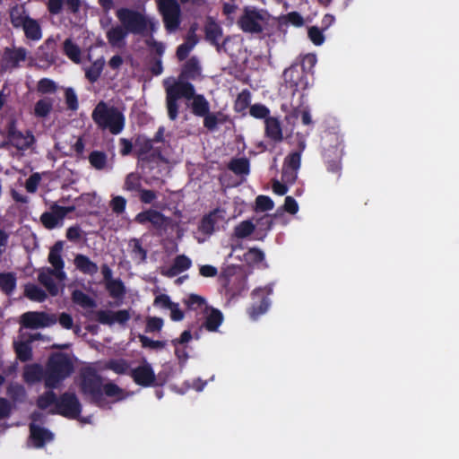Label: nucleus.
Segmentation results:
<instances>
[{
    "label": "nucleus",
    "instance_id": "54",
    "mask_svg": "<svg viewBox=\"0 0 459 459\" xmlns=\"http://www.w3.org/2000/svg\"><path fill=\"white\" fill-rule=\"evenodd\" d=\"M250 114L255 118H264L269 114V109L262 104H255L250 108Z\"/></svg>",
    "mask_w": 459,
    "mask_h": 459
},
{
    "label": "nucleus",
    "instance_id": "21",
    "mask_svg": "<svg viewBox=\"0 0 459 459\" xmlns=\"http://www.w3.org/2000/svg\"><path fill=\"white\" fill-rule=\"evenodd\" d=\"M30 437L37 447H41L53 438V435L48 430L39 428L35 422L30 425Z\"/></svg>",
    "mask_w": 459,
    "mask_h": 459
},
{
    "label": "nucleus",
    "instance_id": "35",
    "mask_svg": "<svg viewBox=\"0 0 459 459\" xmlns=\"http://www.w3.org/2000/svg\"><path fill=\"white\" fill-rule=\"evenodd\" d=\"M24 293L28 299L33 301L41 302L47 298L46 292L34 284L26 285Z\"/></svg>",
    "mask_w": 459,
    "mask_h": 459
},
{
    "label": "nucleus",
    "instance_id": "16",
    "mask_svg": "<svg viewBox=\"0 0 459 459\" xmlns=\"http://www.w3.org/2000/svg\"><path fill=\"white\" fill-rule=\"evenodd\" d=\"M128 33L122 25H116L107 30L106 36L111 47L121 48L126 45V38Z\"/></svg>",
    "mask_w": 459,
    "mask_h": 459
},
{
    "label": "nucleus",
    "instance_id": "22",
    "mask_svg": "<svg viewBox=\"0 0 459 459\" xmlns=\"http://www.w3.org/2000/svg\"><path fill=\"white\" fill-rule=\"evenodd\" d=\"M10 18L14 27L21 28L30 17L23 5L17 4L11 8Z\"/></svg>",
    "mask_w": 459,
    "mask_h": 459
},
{
    "label": "nucleus",
    "instance_id": "50",
    "mask_svg": "<svg viewBox=\"0 0 459 459\" xmlns=\"http://www.w3.org/2000/svg\"><path fill=\"white\" fill-rule=\"evenodd\" d=\"M250 94L247 91H242L235 102V109L238 112L244 111L250 103Z\"/></svg>",
    "mask_w": 459,
    "mask_h": 459
},
{
    "label": "nucleus",
    "instance_id": "63",
    "mask_svg": "<svg viewBox=\"0 0 459 459\" xmlns=\"http://www.w3.org/2000/svg\"><path fill=\"white\" fill-rule=\"evenodd\" d=\"M174 303H172L169 298V296L167 295H159L158 297H156L155 300H154V305L155 306H158V307H167L169 309V307L173 305Z\"/></svg>",
    "mask_w": 459,
    "mask_h": 459
},
{
    "label": "nucleus",
    "instance_id": "42",
    "mask_svg": "<svg viewBox=\"0 0 459 459\" xmlns=\"http://www.w3.org/2000/svg\"><path fill=\"white\" fill-rule=\"evenodd\" d=\"M230 169L238 175H247L249 172V164L247 159H237L230 163Z\"/></svg>",
    "mask_w": 459,
    "mask_h": 459
},
{
    "label": "nucleus",
    "instance_id": "31",
    "mask_svg": "<svg viewBox=\"0 0 459 459\" xmlns=\"http://www.w3.org/2000/svg\"><path fill=\"white\" fill-rule=\"evenodd\" d=\"M16 275L13 273H0V289L6 294H10L15 289Z\"/></svg>",
    "mask_w": 459,
    "mask_h": 459
},
{
    "label": "nucleus",
    "instance_id": "57",
    "mask_svg": "<svg viewBox=\"0 0 459 459\" xmlns=\"http://www.w3.org/2000/svg\"><path fill=\"white\" fill-rule=\"evenodd\" d=\"M65 0H48V10L51 14H58L61 13Z\"/></svg>",
    "mask_w": 459,
    "mask_h": 459
},
{
    "label": "nucleus",
    "instance_id": "9",
    "mask_svg": "<svg viewBox=\"0 0 459 459\" xmlns=\"http://www.w3.org/2000/svg\"><path fill=\"white\" fill-rule=\"evenodd\" d=\"M74 211V206H62L54 204L49 211L41 215V222L48 229H54L63 224V220Z\"/></svg>",
    "mask_w": 459,
    "mask_h": 459
},
{
    "label": "nucleus",
    "instance_id": "27",
    "mask_svg": "<svg viewBox=\"0 0 459 459\" xmlns=\"http://www.w3.org/2000/svg\"><path fill=\"white\" fill-rule=\"evenodd\" d=\"M222 314L214 308H206L205 327L209 331H216L222 323Z\"/></svg>",
    "mask_w": 459,
    "mask_h": 459
},
{
    "label": "nucleus",
    "instance_id": "59",
    "mask_svg": "<svg viewBox=\"0 0 459 459\" xmlns=\"http://www.w3.org/2000/svg\"><path fill=\"white\" fill-rule=\"evenodd\" d=\"M56 90L55 82L49 79H42L39 82V91L44 93L52 92Z\"/></svg>",
    "mask_w": 459,
    "mask_h": 459
},
{
    "label": "nucleus",
    "instance_id": "51",
    "mask_svg": "<svg viewBox=\"0 0 459 459\" xmlns=\"http://www.w3.org/2000/svg\"><path fill=\"white\" fill-rule=\"evenodd\" d=\"M308 38L316 46L322 45L325 41L322 31L315 26L308 29Z\"/></svg>",
    "mask_w": 459,
    "mask_h": 459
},
{
    "label": "nucleus",
    "instance_id": "20",
    "mask_svg": "<svg viewBox=\"0 0 459 459\" xmlns=\"http://www.w3.org/2000/svg\"><path fill=\"white\" fill-rule=\"evenodd\" d=\"M192 264V261L187 256L181 255L175 258L171 267L163 270L162 273L169 277L176 276L177 274L187 270Z\"/></svg>",
    "mask_w": 459,
    "mask_h": 459
},
{
    "label": "nucleus",
    "instance_id": "13",
    "mask_svg": "<svg viewBox=\"0 0 459 459\" xmlns=\"http://www.w3.org/2000/svg\"><path fill=\"white\" fill-rule=\"evenodd\" d=\"M285 82L291 88H305L307 84L304 81L303 69L299 66H290L283 73Z\"/></svg>",
    "mask_w": 459,
    "mask_h": 459
},
{
    "label": "nucleus",
    "instance_id": "8",
    "mask_svg": "<svg viewBox=\"0 0 459 459\" xmlns=\"http://www.w3.org/2000/svg\"><path fill=\"white\" fill-rule=\"evenodd\" d=\"M158 6L162 14L165 27L169 31L176 30L179 26L180 9L176 0H158Z\"/></svg>",
    "mask_w": 459,
    "mask_h": 459
},
{
    "label": "nucleus",
    "instance_id": "33",
    "mask_svg": "<svg viewBox=\"0 0 459 459\" xmlns=\"http://www.w3.org/2000/svg\"><path fill=\"white\" fill-rule=\"evenodd\" d=\"M53 108V101L51 99H42L36 102L34 107V115L37 117H48Z\"/></svg>",
    "mask_w": 459,
    "mask_h": 459
},
{
    "label": "nucleus",
    "instance_id": "7",
    "mask_svg": "<svg viewBox=\"0 0 459 459\" xmlns=\"http://www.w3.org/2000/svg\"><path fill=\"white\" fill-rule=\"evenodd\" d=\"M102 380L92 368H85L82 373L81 390L91 400H98L101 395Z\"/></svg>",
    "mask_w": 459,
    "mask_h": 459
},
{
    "label": "nucleus",
    "instance_id": "39",
    "mask_svg": "<svg viewBox=\"0 0 459 459\" xmlns=\"http://www.w3.org/2000/svg\"><path fill=\"white\" fill-rule=\"evenodd\" d=\"M204 119V125L209 130H213L216 128L218 124H221L224 122L223 114L221 112L217 113H209L205 114Z\"/></svg>",
    "mask_w": 459,
    "mask_h": 459
},
{
    "label": "nucleus",
    "instance_id": "43",
    "mask_svg": "<svg viewBox=\"0 0 459 459\" xmlns=\"http://www.w3.org/2000/svg\"><path fill=\"white\" fill-rule=\"evenodd\" d=\"M106 288L113 298H119L125 293V286L123 282L117 279L109 281V282L106 284Z\"/></svg>",
    "mask_w": 459,
    "mask_h": 459
},
{
    "label": "nucleus",
    "instance_id": "36",
    "mask_svg": "<svg viewBox=\"0 0 459 459\" xmlns=\"http://www.w3.org/2000/svg\"><path fill=\"white\" fill-rule=\"evenodd\" d=\"M255 229V224L250 221H241L234 229V234L238 238H244L251 235Z\"/></svg>",
    "mask_w": 459,
    "mask_h": 459
},
{
    "label": "nucleus",
    "instance_id": "14",
    "mask_svg": "<svg viewBox=\"0 0 459 459\" xmlns=\"http://www.w3.org/2000/svg\"><path fill=\"white\" fill-rule=\"evenodd\" d=\"M300 166V153L293 152L290 154L284 163L282 178L287 182H292L296 178L297 170Z\"/></svg>",
    "mask_w": 459,
    "mask_h": 459
},
{
    "label": "nucleus",
    "instance_id": "4",
    "mask_svg": "<svg viewBox=\"0 0 459 459\" xmlns=\"http://www.w3.org/2000/svg\"><path fill=\"white\" fill-rule=\"evenodd\" d=\"M94 122L104 129H108L112 134H119L125 126L123 114L113 106L105 102H100L92 112Z\"/></svg>",
    "mask_w": 459,
    "mask_h": 459
},
{
    "label": "nucleus",
    "instance_id": "58",
    "mask_svg": "<svg viewBox=\"0 0 459 459\" xmlns=\"http://www.w3.org/2000/svg\"><path fill=\"white\" fill-rule=\"evenodd\" d=\"M40 181V176L38 173L31 175L26 181V189L28 192L33 193L37 190V187Z\"/></svg>",
    "mask_w": 459,
    "mask_h": 459
},
{
    "label": "nucleus",
    "instance_id": "24",
    "mask_svg": "<svg viewBox=\"0 0 459 459\" xmlns=\"http://www.w3.org/2000/svg\"><path fill=\"white\" fill-rule=\"evenodd\" d=\"M74 264L78 270L90 275L95 274L99 270L98 265L83 255L75 256Z\"/></svg>",
    "mask_w": 459,
    "mask_h": 459
},
{
    "label": "nucleus",
    "instance_id": "52",
    "mask_svg": "<svg viewBox=\"0 0 459 459\" xmlns=\"http://www.w3.org/2000/svg\"><path fill=\"white\" fill-rule=\"evenodd\" d=\"M163 326V320L160 317H148L146 331L149 333L160 331Z\"/></svg>",
    "mask_w": 459,
    "mask_h": 459
},
{
    "label": "nucleus",
    "instance_id": "18",
    "mask_svg": "<svg viewBox=\"0 0 459 459\" xmlns=\"http://www.w3.org/2000/svg\"><path fill=\"white\" fill-rule=\"evenodd\" d=\"M38 280L52 296L57 295L59 286L55 281L56 279L51 268H41L38 275Z\"/></svg>",
    "mask_w": 459,
    "mask_h": 459
},
{
    "label": "nucleus",
    "instance_id": "38",
    "mask_svg": "<svg viewBox=\"0 0 459 459\" xmlns=\"http://www.w3.org/2000/svg\"><path fill=\"white\" fill-rule=\"evenodd\" d=\"M197 40L195 39V36L191 35L187 38L186 41L180 46H178L177 49V56L179 60L185 59L190 51L194 48L195 46Z\"/></svg>",
    "mask_w": 459,
    "mask_h": 459
},
{
    "label": "nucleus",
    "instance_id": "10",
    "mask_svg": "<svg viewBox=\"0 0 459 459\" xmlns=\"http://www.w3.org/2000/svg\"><path fill=\"white\" fill-rule=\"evenodd\" d=\"M22 323L28 328H41L56 323V316L44 312H27L22 316Z\"/></svg>",
    "mask_w": 459,
    "mask_h": 459
},
{
    "label": "nucleus",
    "instance_id": "64",
    "mask_svg": "<svg viewBox=\"0 0 459 459\" xmlns=\"http://www.w3.org/2000/svg\"><path fill=\"white\" fill-rule=\"evenodd\" d=\"M26 57V51L23 48H18L9 52V58L13 60L14 63L24 60Z\"/></svg>",
    "mask_w": 459,
    "mask_h": 459
},
{
    "label": "nucleus",
    "instance_id": "29",
    "mask_svg": "<svg viewBox=\"0 0 459 459\" xmlns=\"http://www.w3.org/2000/svg\"><path fill=\"white\" fill-rule=\"evenodd\" d=\"M206 38L215 45L222 39V30L221 26L212 20H209L205 25Z\"/></svg>",
    "mask_w": 459,
    "mask_h": 459
},
{
    "label": "nucleus",
    "instance_id": "48",
    "mask_svg": "<svg viewBox=\"0 0 459 459\" xmlns=\"http://www.w3.org/2000/svg\"><path fill=\"white\" fill-rule=\"evenodd\" d=\"M103 388L105 394L109 397H115L117 400H122L125 398L123 390L115 384H107Z\"/></svg>",
    "mask_w": 459,
    "mask_h": 459
},
{
    "label": "nucleus",
    "instance_id": "12",
    "mask_svg": "<svg viewBox=\"0 0 459 459\" xmlns=\"http://www.w3.org/2000/svg\"><path fill=\"white\" fill-rule=\"evenodd\" d=\"M131 316L128 310H119L113 312L111 310H99L96 312V319L103 325H111L115 323L125 324L130 319Z\"/></svg>",
    "mask_w": 459,
    "mask_h": 459
},
{
    "label": "nucleus",
    "instance_id": "40",
    "mask_svg": "<svg viewBox=\"0 0 459 459\" xmlns=\"http://www.w3.org/2000/svg\"><path fill=\"white\" fill-rule=\"evenodd\" d=\"M64 50L66 56L74 63H80L81 51L80 48L73 43L71 39H66L64 43Z\"/></svg>",
    "mask_w": 459,
    "mask_h": 459
},
{
    "label": "nucleus",
    "instance_id": "15",
    "mask_svg": "<svg viewBox=\"0 0 459 459\" xmlns=\"http://www.w3.org/2000/svg\"><path fill=\"white\" fill-rule=\"evenodd\" d=\"M224 220H226L225 211L222 209H216L203 219L199 226V230L206 235H211L214 230V225L220 221Z\"/></svg>",
    "mask_w": 459,
    "mask_h": 459
},
{
    "label": "nucleus",
    "instance_id": "3",
    "mask_svg": "<svg viewBox=\"0 0 459 459\" xmlns=\"http://www.w3.org/2000/svg\"><path fill=\"white\" fill-rule=\"evenodd\" d=\"M164 86L169 117L175 120L178 117V100L181 97L190 100L194 95V86L189 82L181 80L176 81L171 77L164 80Z\"/></svg>",
    "mask_w": 459,
    "mask_h": 459
},
{
    "label": "nucleus",
    "instance_id": "49",
    "mask_svg": "<svg viewBox=\"0 0 459 459\" xmlns=\"http://www.w3.org/2000/svg\"><path fill=\"white\" fill-rule=\"evenodd\" d=\"M106 368L113 370L117 374H124L128 369V365L123 359L110 360L106 364Z\"/></svg>",
    "mask_w": 459,
    "mask_h": 459
},
{
    "label": "nucleus",
    "instance_id": "46",
    "mask_svg": "<svg viewBox=\"0 0 459 459\" xmlns=\"http://www.w3.org/2000/svg\"><path fill=\"white\" fill-rule=\"evenodd\" d=\"M103 65H104L103 60L95 61L91 65V66L86 70L87 78L91 82H95L99 78V76L102 71Z\"/></svg>",
    "mask_w": 459,
    "mask_h": 459
},
{
    "label": "nucleus",
    "instance_id": "47",
    "mask_svg": "<svg viewBox=\"0 0 459 459\" xmlns=\"http://www.w3.org/2000/svg\"><path fill=\"white\" fill-rule=\"evenodd\" d=\"M264 258V254L257 248H250L245 255L244 259L248 264H257Z\"/></svg>",
    "mask_w": 459,
    "mask_h": 459
},
{
    "label": "nucleus",
    "instance_id": "34",
    "mask_svg": "<svg viewBox=\"0 0 459 459\" xmlns=\"http://www.w3.org/2000/svg\"><path fill=\"white\" fill-rule=\"evenodd\" d=\"M136 220L141 223L150 221L156 226H160L164 222V217L160 212L155 211H147L139 213L136 217Z\"/></svg>",
    "mask_w": 459,
    "mask_h": 459
},
{
    "label": "nucleus",
    "instance_id": "41",
    "mask_svg": "<svg viewBox=\"0 0 459 459\" xmlns=\"http://www.w3.org/2000/svg\"><path fill=\"white\" fill-rule=\"evenodd\" d=\"M14 348L18 358L26 361L31 357V348L28 342H15Z\"/></svg>",
    "mask_w": 459,
    "mask_h": 459
},
{
    "label": "nucleus",
    "instance_id": "53",
    "mask_svg": "<svg viewBox=\"0 0 459 459\" xmlns=\"http://www.w3.org/2000/svg\"><path fill=\"white\" fill-rule=\"evenodd\" d=\"M140 178L137 174L131 173L126 177L125 187L129 191H136L139 189Z\"/></svg>",
    "mask_w": 459,
    "mask_h": 459
},
{
    "label": "nucleus",
    "instance_id": "30",
    "mask_svg": "<svg viewBox=\"0 0 459 459\" xmlns=\"http://www.w3.org/2000/svg\"><path fill=\"white\" fill-rule=\"evenodd\" d=\"M193 113L199 117H204L209 111L210 105L203 95H193L191 97Z\"/></svg>",
    "mask_w": 459,
    "mask_h": 459
},
{
    "label": "nucleus",
    "instance_id": "44",
    "mask_svg": "<svg viewBox=\"0 0 459 459\" xmlns=\"http://www.w3.org/2000/svg\"><path fill=\"white\" fill-rule=\"evenodd\" d=\"M56 322L60 324L65 329H73L74 333L78 334L81 332V327L74 325V320L72 316L67 313H61L56 316Z\"/></svg>",
    "mask_w": 459,
    "mask_h": 459
},
{
    "label": "nucleus",
    "instance_id": "37",
    "mask_svg": "<svg viewBox=\"0 0 459 459\" xmlns=\"http://www.w3.org/2000/svg\"><path fill=\"white\" fill-rule=\"evenodd\" d=\"M91 165L96 169H104L108 167L107 155L101 152H92L89 156Z\"/></svg>",
    "mask_w": 459,
    "mask_h": 459
},
{
    "label": "nucleus",
    "instance_id": "25",
    "mask_svg": "<svg viewBox=\"0 0 459 459\" xmlns=\"http://www.w3.org/2000/svg\"><path fill=\"white\" fill-rule=\"evenodd\" d=\"M201 74V66L196 58H190L185 65L179 80L183 81L185 78L196 79Z\"/></svg>",
    "mask_w": 459,
    "mask_h": 459
},
{
    "label": "nucleus",
    "instance_id": "19",
    "mask_svg": "<svg viewBox=\"0 0 459 459\" xmlns=\"http://www.w3.org/2000/svg\"><path fill=\"white\" fill-rule=\"evenodd\" d=\"M132 376L134 381L142 385H151L154 379L155 375L151 366L143 364L133 370Z\"/></svg>",
    "mask_w": 459,
    "mask_h": 459
},
{
    "label": "nucleus",
    "instance_id": "6",
    "mask_svg": "<svg viewBox=\"0 0 459 459\" xmlns=\"http://www.w3.org/2000/svg\"><path fill=\"white\" fill-rule=\"evenodd\" d=\"M266 19V12L254 7H246L238 21V24L245 32L258 33L262 31Z\"/></svg>",
    "mask_w": 459,
    "mask_h": 459
},
{
    "label": "nucleus",
    "instance_id": "23",
    "mask_svg": "<svg viewBox=\"0 0 459 459\" xmlns=\"http://www.w3.org/2000/svg\"><path fill=\"white\" fill-rule=\"evenodd\" d=\"M21 28L29 39L38 41L42 38L41 28L37 20L30 18Z\"/></svg>",
    "mask_w": 459,
    "mask_h": 459
},
{
    "label": "nucleus",
    "instance_id": "60",
    "mask_svg": "<svg viewBox=\"0 0 459 459\" xmlns=\"http://www.w3.org/2000/svg\"><path fill=\"white\" fill-rule=\"evenodd\" d=\"M65 100L69 108L75 110L78 108L77 97L73 90H66Z\"/></svg>",
    "mask_w": 459,
    "mask_h": 459
},
{
    "label": "nucleus",
    "instance_id": "28",
    "mask_svg": "<svg viewBox=\"0 0 459 459\" xmlns=\"http://www.w3.org/2000/svg\"><path fill=\"white\" fill-rule=\"evenodd\" d=\"M266 134L272 140L280 142L282 139V132L279 121L270 117L265 120Z\"/></svg>",
    "mask_w": 459,
    "mask_h": 459
},
{
    "label": "nucleus",
    "instance_id": "5",
    "mask_svg": "<svg viewBox=\"0 0 459 459\" xmlns=\"http://www.w3.org/2000/svg\"><path fill=\"white\" fill-rule=\"evenodd\" d=\"M73 372V364L70 359L64 354H56L48 361L44 374L45 385L56 388Z\"/></svg>",
    "mask_w": 459,
    "mask_h": 459
},
{
    "label": "nucleus",
    "instance_id": "11",
    "mask_svg": "<svg viewBox=\"0 0 459 459\" xmlns=\"http://www.w3.org/2000/svg\"><path fill=\"white\" fill-rule=\"evenodd\" d=\"M63 244L56 242L50 249L48 254V262L53 266V273L57 281L62 282L66 279V273L64 271L65 263L62 259Z\"/></svg>",
    "mask_w": 459,
    "mask_h": 459
},
{
    "label": "nucleus",
    "instance_id": "55",
    "mask_svg": "<svg viewBox=\"0 0 459 459\" xmlns=\"http://www.w3.org/2000/svg\"><path fill=\"white\" fill-rule=\"evenodd\" d=\"M186 304L193 308V309H195V308H198V307H201L202 306L205 305V300L204 298L198 296V295H195V294H191L186 300Z\"/></svg>",
    "mask_w": 459,
    "mask_h": 459
},
{
    "label": "nucleus",
    "instance_id": "17",
    "mask_svg": "<svg viewBox=\"0 0 459 459\" xmlns=\"http://www.w3.org/2000/svg\"><path fill=\"white\" fill-rule=\"evenodd\" d=\"M9 140L10 143L17 149L24 150L32 144L34 136L30 133L22 134L14 128L13 125H12L9 128Z\"/></svg>",
    "mask_w": 459,
    "mask_h": 459
},
{
    "label": "nucleus",
    "instance_id": "2",
    "mask_svg": "<svg viewBox=\"0 0 459 459\" xmlns=\"http://www.w3.org/2000/svg\"><path fill=\"white\" fill-rule=\"evenodd\" d=\"M38 406L40 409H48L52 413L57 412L68 418H75L80 412V403L73 394H64L56 400L55 394L48 391L38 399Z\"/></svg>",
    "mask_w": 459,
    "mask_h": 459
},
{
    "label": "nucleus",
    "instance_id": "45",
    "mask_svg": "<svg viewBox=\"0 0 459 459\" xmlns=\"http://www.w3.org/2000/svg\"><path fill=\"white\" fill-rule=\"evenodd\" d=\"M74 301L82 307L89 308L95 306L94 301L81 290H75L73 293Z\"/></svg>",
    "mask_w": 459,
    "mask_h": 459
},
{
    "label": "nucleus",
    "instance_id": "56",
    "mask_svg": "<svg viewBox=\"0 0 459 459\" xmlns=\"http://www.w3.org/2000/svg\"><path fill=\"white\" fill-rule=\"evenodd\" d=\"M140 342L143 347L151 348V349H161L165 346V343L160 341H152L150 338L140 335Z\"/></svg>",
    "mask_w": 459,
    "mask_h": 459
},
{
    "label": "nucleus",
    "instance_id": "1",
    "mask_svg": "<svg viewBox=\"0 0 459 459\" xmlns=\"http://www.w3.org/2000/svg\"><path fill=\"white\" fill-rule=\"evenodd\" d=\"M117 17L121 25L134 34H148L158 28V22L148 16L143 11H135L129 8H120L117 11Z\"/></svg>",
    "mask_w": 459,
    "mask_h": 459
},
{
    "label": "nucleus",
    "instance_id": "26",
    "mask_svg": "<svg viewBox=\"0 0 459 459\" xmlns=\"http://www.w3.org/2000/svg\"><path fill=\"white\" fill-rule=\"evenodd\" d=\"M128 247L131 256L135 263L141 264L145 261L147 253L146 250L143 247L139 239H130L128 242Z\"/></svg>",
    "mask_w": 459,
    "mask_h": 459
},
{
    "label": "nucleus",
    "instance_id": "61",
    "mask_svg": "<svg viewBox=\"0 0 459 459\" xmlns=\"http://www.w3.org/2000/svg\"><path fill=\"white\" fill-rule=\"evenodd\" d=\"M9 394L15 400H22L25 396V390H24V388L22 385H11L9 387Z\"/></svg>",
    "mask_w": 459,
    "mask_h": 459
},
{
    "label": "nucleus",
    "instance_id": "32",
    "mask_svg": "<svg viewBox=\"0 0 459 459\" xmlns=\"http://www.w3.org/2000/svg\"><path fill=\"white\" fill-rule=\"evenodd\" d=\"M23 377L27 383L33 384L44 377V375L41 367L30 365L25 368Z\"/></svg>",
    "mask_w": 459,
    "mask_h": 459
},
{
    "label": "nucleus",
    "instance_id": "62",
    "mask_svg": "<svg viewBox=\"0 0 459 459\" xmlns=\"http://www.w3.org/2000/svg\"><path fill=\"white\" fill-rule=\"evenodd\" d=\"M286 20L294 26L300 27L304 24V20L301 15L296 12L290 13L286 16Z\"/></svg>",
    "mask_w": 459,
    "mask_h": 459
}]
</instances>
